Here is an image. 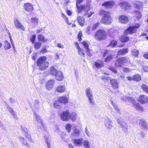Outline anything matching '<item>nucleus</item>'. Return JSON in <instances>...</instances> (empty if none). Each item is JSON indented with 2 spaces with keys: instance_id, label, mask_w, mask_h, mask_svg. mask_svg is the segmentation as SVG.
<instances>
[{
  "instance_id": "nucleus-22",
  "label": "nucleus",
  "mask_w": 148,
  "mask_h": 148,
  "mask_svg": "<svg viewBox=\"0 0 148 148\" xmlns=\"http://www.w3.org/2000/svg\"><path fill=\"white\" fill-rule=\"evenodd\" d=\"M114 4V2L112 1H106L103 3L102 4V6H105L107 8H111Z\"/></svg>"
},
{
  "instance_id": "nucleus-56",
  "label": "nucleus",
  "mask_w": 148,
  "mask_h": 148,
  "mask_svg": "<svg viewBox=\"0 0 148 148\" xmlns=\"http://www.w3.org/2000/svg\"><path fill=\"white\" fill-rule=\"evenodd\" d=\"M36 38V35L35 34H33V35L32 37L31 38L30 40L31 42L32 43H34V42Z\"/></svg>"
},
{
  "instance_id": "nucleus-18",
  "label": "nucleus",
  "mask_w": 148,
  "mask_h": 148,
  "mask_svg": "<svg viewBox=\"0 0 148 148\" xmlns=\"http://www.w3.org/2000/svg\"><path fill=\"white\" fill-rule=\"evenodd\" d=\"M66 89V88L64 85H60L58 86L56 88V91L59 93L64 92Z\"/></svg>"
},
{
  "instance_id": "nucleus-25",
  "label": "nucleus",
  "mask_w": 148,
  "mask_h": 148,
  "mask_svg": "<svg viewBox=\"0 0 148 148\" xmlns=\"http://www.w3.org/2000/svg\"><path fill=\"white\" fill-rule=\"evenodd\" d=\"M58 100L60 101L62 104L63 103L64 104L68 102V100L67 97L66 96H62L59 97Z\"/></svg>"
},
{
  "instance_id": "nucleus-23",
  "label": "nucleus",
  "mask_w": 148,
  "mask_h": 148,
  "mask_svg": "<svg viewBox=\"0 0 148 148\" xmlns=\"http://www.w3.org/2000/svg\"><path fill=\"white\" fill-rule=\"evenodd\" d=\"M80 133L79 130L75 127L73 132L72 133V135L74 137H77L80 136Z\"/></svg>"
},
{
  "instance_id": "nucleus-3",
  "label": "nucleus",
  "mask_w": 148,
  "mask_h": 148,
  "mask_svg": "<svg viewBox=\"0 0 148 148\" xmlns=\"http://www.w3.org/2000/svg\"><path fill=\"white\" fill-rule=\"evenodd\" d=\"M121 99L123 100L124 101H129L130 102L132 103L134 105V108L136 110L139 111H143V108L137 102H135L134 99L132 97L124 96L122 95H121Z\"/></svg>"
},
{
  "instance_id": "nucleus-51",
  "label": "nucleus",
  "mask_w": 148,
  "mask_h": 148,
  "mask_svg": "<svg viewBox=\"0 0 148 148\" xmlns=\"http://www.w3.org/2000/svg\"><path fill=\"white\" fill-rule=\"evenodd\" d=\"M86 50V54L88 56H92L93 52L92 49H87Z\"/></svg>"
},
{
  "instance_id": "nucleus-34",
  "label": "nucleus",
  "mask_w": 148,
  "mask_h": 148,
  "mask_svg": "<svg viewBox=\"0 0 148 148\" xmlns=\"http://www.w3.org/2000/svg\"><path fill=\"white\" fill-rule=\"evenodd\" d=\"M86 96L88 98L90 103H94V101L92 93L86 95Z\"/></svg>"
},
{
  "instance_id": "nucleus-12",
  "label": "nucleus",
  "mask_w": 148,
  "mask_h": 148,
  "mask_svg": "<svg viewBox=\"0 0 148 148\" xmlns=\"http://www.w3.org/2000/svg\"><path fill=\"white\" fill-rule=\"evenodd\" d=\"M35 115L36 120L38 123V125L40 127V129L42 130L44 129L45 126V125L41 119L40 117L36 114H35Z\"/></svg>"
},
{
  "instance_id": "nucleus-26",
  "label": "nucleus",
  "mask_w": 148,
  "mask_h": 148,
  "mask_svg": "<svg viewBox=\"0 0 148 148\" xmlns=\"http://www.w3.org/2000/svg\"><path fill=\"white\" fill-rule=\"evenodd\" d=\"M111 83L112 87L115 89L118 88V82L117 80L112 79L111 80Z\"/></svg>"
},
{
  "instance_id": "nucleus-31",
  "label": "nucleus",
  "mask_w": 148,
  "mask_h": 148,
  "mask_svg": "<svg viewBox=\"0 0 148 148\" xmlns=\"http://www.w3.org/2000/svg\"><path fill=\"white\" fill-rule=\"evenodd\" d=\"M22 133L26 137V138L28 139L29 141H32L31 138V136L27 132V129L26 128L23 129L22 131Z\"/></svg>"
},
{
  "instance_id": "nucleus-60",
  "label": "nucleus",
  "mask_w": 148,
  "mask_h": 148,
  "mask_svg": "<svg viewBox=\"0 0 148 148\" xmlns=\"http://www.w3.org/2000/svg\"><path fill=\"white\" fill-rule=\"evenodd\" d=\"M7 108L8 110L12 114V115H14V113H13V111L12 110V109L8 105H7Z\"/></svg>"
},
{
  "instance_id": "nucleus-55",
  "label": "nucleus",
  "mask_w": 148,
  "mask_h": 148,
  "mask_svg": "<svg viewBox=\"0 0 148 148\" xmlns=\"http://www.w3.org/2000/svg\"><path fill=\"white\" fill-rule=\"evenodd\" d=\"M86 95L92 93V90L89 88H87L86 90Z\"/></svg>"
},
{
  "instance_id": "nucleus-21",
  "label": "nucleus",
  "mask_w": 148,
  "mask_h": 148,
  "mask_svg": "<svg viewBox=\"0 0 148 148\" xmlns=\"http://www.w3.org/2000/svg\"><path fill=\"white\" fill-rule=\"evenodd\" d=\"M78 117V115L75 112H70L69 119H70L72 121H75Z\"/></svg>"
},
{
  "instance_id": "nucleus-53",
  "label": "nucleus",
  "mask_w": 148,
  "mask_h": 148,
  "mask_svg": "<svg viewBox=\"0 0 148 148\" xmlns=\"http://www.w3.org/2000/svg\"><path fill=\"white\" fill-rule=\"evenodd\" d=\"M42 44L39 42H36L34 43L35 48L36 49H39L41 46Z\"/></svg>"
},
{
  "instance_id": "nucleus-4",
  "label": "nucleus",
  "mask_w": 148,
  "mask_h": 148,
  "mask_svg": "<svg viewBox=\"0 0 148 148\" xmlns=\"http://www.w3.org/2000/svg\"><path fill=\"white\" fill-rule=\"evenodd\" d=\"M83 0H77L76 5L77 9L79 12H83L85 16H87L88 13L87 12L90 10V7L89 5H78V4H79L82 2Z\"/></svg>"
},
{
  "instance_id": "nucleus-43",
  "label": "nucleus",
  "mask_w": 148,
  "mask_h": 148,
  "mask_svg": "<svg viewBox=\"0 0 148 148\" xmlns=\"http://www.w3.org/2000/svg\"><path fill=\"white\" fill-rule=\"evenodd\" d=\"M31 23L34 25H37L38 23V19L35 17L32 18H31Z\"/></svg>"
},
{
  "instance_id": "nucleus-7",
  "label": "nucleus",
  "mask_w": 148,
  "mask_h": 148,
  "mask_svg": "<svg viewBox=\"0 0 148 148\" xmlns=\"http://www.w3.org/2000/svg\"><path fill=\"white\" fill-rule=\"evenodd\" d=\"M140 27V25L139 24H136L134 26H130L125 31L124 33L126 35L134 33L136 32L137 29Z\"/></svg>"
},
{
  "instance_id": "nucleus-16",
  "label": "nucleus",
  "mask_w": 148,
  "mask_h": 148,
  "mask_svg": "<svg viewBox=\"0 0 148 148\" xmlns=\"http://www.w3.org/2000/svg\"><path fill=\"white\" fill-rule=\"evenodd\" d=\"M119 5L121 7L122 9L125 10L128 9L130 8V5L126 1H121L119 3Z\"/></svg>"
},
{
  "instance_id": "nucleus-14",
  "label": "nucleus",
  "mask_w": 148,
  "mask_h": 148,
  "mask_svg": "<svg viewBox=\"0 0 148 148\" xmlns=\"http://www.w3.org/2000/svg\"><path fill=\"white\" fill-rule=\"evenodd\" d=\"M23 6L25 9L28 12H31L34 9L33 5L30 3H25Z\"/></svg>"
},
{
  "instance_id": "nucleus-48",
  "label": "nucleus",
  "mask_w": 148,
  "mask_h": 148,
  "mask_svg": "<svg viewBox=\"0 0 148 148\" xmlns=\"http://www.w3.org/2000/svg\"><path fill=\"white\" fill-rule=\"evenodd\" d=\"M58 71L56 69L53 67H52L50 69V73L52 75L55 76Z\"/></svg>"
},
{
  "instance_id": "nucleus-45",
  "label": "nucleus",
  "mask_w": 148,
  "mask_h": 148,
  "mask_svg": "<svg viewBox=\"0 0 148 148\" xmlns=\"http://www.w3.org/2000/svg\"><path fill=\"white\" fill-rule=\"evenodd\" d=\"M134 13L135 14V16L137 20H139L141 16V14L138 11H135Z\"/></svg>"
},
{
  "instance_id": "nucleus-39",
  "label": "nucleus",
  "mask_w": 148,
  "mask_h": 148,
  "mask_svg": "<svg viewBox=\"0 0 148 148\" xmlns=\"http://www.w3.org/2000/svg\"><path fill=\"white\" fill-rule=\"evenodd\" d=\"M110 102L112 104V105L113 106V108L114 110L117 112H119V109L118 108L117 106V105L114 103V102H113L112 100H110Z\"/></svg>"
},
{
  "instance_id": "nucleus-20",
  "label": "nucleus",
  "mask_w": 148,
  "mask_h": 148,
  "mask_svg": "<svg viewBox=\"0 0 148 148\" xmlns=\"http://www.w3.org/2000/svg\"><path fill=\"white\" fill-rule=\"evenodd\" d=\"M56 79L58 81H61L64 78V76L62 73L59 71L57 72V73L55 75Z\"/></svg>"
},
{
  "instance_id": "nucleus-61",
  "label": "nucleus",
  "mask_w": 148,
  "mask_h": 148,
  "mask_svg": "<svg viewBox=\"0 0 148 148\" xmlns=\"http://www.w3.org/2000/svg\"><path fill=\"white\" fill-rule=\"evenodd\" d=\"M85 132L88 136H91L90 133L88 130L87 128L86 127L85 129Z\"/></svg>"
},
{
  "instance_id": "nucleus-28",
  "label": "nucleus",
  "mask_w": 148,
  "mask_h": 148,
  "mask_svg": "<svg viewBox=\"0 0 148 148\" xmlns=\"http://www.w3.org/2000/svg\"><path fill=\"white\" fill-rule=\"evenodd\" d=\"M77 20L80 26H83L84 25L85 19L83 17L79 16H78Z\"/></svg>"
},
{
  "instance_id": "nucleus-57",
  "label": "nucleus",
  "mask_w": 148,
  "mask_h": 148,
  "mask_svg": "<svg viewBox=\"0 0 148 148\" xmlns=\"http://www.w3.org/2000/svg\"><path fill=\"white\" fill-rule=\"evenodd\" d=\"M82 32L81 31H80L78 35V38L79 41H80L82 40Z\"/></svg>"
},
{
  "instance_id": "nucleus-2",
  "label": "nucleus",
  "mask_w": 148,
  "mask_h": 148,
  "mask_svg": "<svg viewBox=\"0 0 148 148\" xmlns=\"http://www.w3.org/2000/svg\"><path fill=\"white\" fill-rule=\"evenodd\" d=\"M47 57L44 56L41 57L38 59L37 64L40 70H44L48 67L49 63L47 61Z\"/></svg>"
},
{
  "instance_id": "nucleus-29",
  "label": "nucleus",
  "mask_w": 148,
  "mask_h": 148,
  "mask_svg": "<svg viewBox=\"0 0 148 148\" xmlns=\"http://www.w3.org/2000/svg\"><path fill=\"white\" fill-rule=\"evenodd\" d=\"M19 140L23 145L27 147H30L29 144L27 142L26 140L24 139L23 137L21 136L19 137Z\"/></svg>"
},
{
  "instance_id": "nucleus-50",
  "label": "nucleus",
  "mask_w": 148,
  "mask_h": 148,
  "mask_svg": "<svg viewBox=\"0 0 148 148\" xmlns=\"http://www.w3.org/2000/svg\"><path fill=\"white\" fill-rule=\"evenodd\" d=\"M109 32V36L113 38L114 37L115 35V34L116 31H113V30L112 29H110Z\"/></svg>"
},
{
  "instance_id": "nucleus-15",
  "label": "nucleus",
  "mask_w": 148,
  "mask_h": 148,
  "mask_svg": "<svg viewBox=\"0 0 148 148\" xmlns=\"http://www.w3.org/2000/svg\"><path fill=\"white\" fill-rule=\"evenodd\" d=\"M138 101L141 104H144L148 102V98L147 96L141 95L140 96Z\"/></svg>"
},
{
  "instance_id": "nucleus-9",
  "label": "nucleus",
  "mask_w": 148,
  "mask_h": 148,
  "mask_svg": "<svg viewBox=\"0 0 148 148\" xmlns=\"http://www.w3.org/2000/svg\"><path fill=\"white\" fill-rule=\"evenodd\" d=\"M103 123L104 125L107 129H111L113 127L112 121L108 117L104 118Z\"/></svg>"
},
{
  "instance_id": "nucleus-30",
  "label": "nucleus",
  "mask_w": 148,
  "mask_h": 148,
  "mask_svg": "<svg viewBox=\"0 0 148 148\" xmlns=\"http://www.w3.org/2000/svg\"><path fill=\"white\" fill-rule=\"evenodd\" d=\"M38 40L43 42H46L49 40L47 38H45V37L42 35L40 34L37 37Z\"/></svg>"
},
{
  "instance_id": "nucleus-6",
  "label": "nucleus",
  "mask_w": 148,
  "mask_h": 148,
  "mask_svg": "<svg viewBox=\"0 0 148 148\" xmlns=\"http://www.w3.org/2000/svg\"><path fill=\"white\" fill-rule=\"evenodd\" d=\"M124 63H129L130 61L128 58L125 57H121L119 58L116 62L115 66L116 67H119L123 65Z\"/></svg>"
},
{
  "instance_id": "nucleus-19",
  "label": "nucleus",
  "mask_w": 148,
  "mask_h": 148,
  "mask_svg": "<svg viewBox=\"0 0 148 148\" xmlns=\"http://www.w3.org/2000/svg\"><path fill=\"white\" fill-rule=\"evenodd\" d=\"M54 81L53 79L49 80L47 83L46 87L47 89L51 90L54 86Z\"/></svg>"
},
{
  "instance_id": "nucleus-35",
  "label": "nucleus",
  "mask_w": 148,
  "mask_h": 148,
  "mask_svg": "<svg viewBox=\"0 0 148 148\" xmlns=\"http://www.w3.org/2000/svg\"><path fill=\"white\" fill-rule=\"evenodd\" d=\"M139 122L140 123V124H141L140 127L142 128L145 130L147 129L146 123L145 121L140 120Z\"/></svg>"
},
{
  "instance_id": "nucleus-62",
  "label": "nucleus",
  "mask_w": 148,
  "mask_h": 148,
  "mask_svg": "<svg viewBox=\"0 0 148 148\" xmlns=\"http://www.w3.org/2000/svg\"><path fill=\"white\" fill-rule=\"evenodd\" d=\"M99 22L97 23H95L93 26V29H95L96 28L99 26Z\"/></svg>"
},
{
  "instance_id": "nucleus-24",
  "label": "nucleus",
  "mask_w": 148,
  "mask_h": 148,
  "mask_svg": "<svg viewBox=\"0 0 148 148\" xmlns=\"http://www.w3.org/2000/svg\"><path fill=\"white\" fill-rule=\"evenodd\" d=\"M95 65L96 68L98 69L103 66L104 64L103 61L99 60L95 62Z\"/></svg>"
},
{
  "instance_id": "nucleus-10",
  "label": "nucleus",
  "mask_w": 148,
  "mask_h": 148,
  "mask_svg": "<svg viewBox=\"0 0 148 148\" xmlns=\"http://www.w3.org/2000/svg\"><path fill=\"white\" fill-rule=\"evenodd\" d=\"M117 121L122 129L124 131H127L128 128L127 125V124L122 121V119L121 118H119L117 119Z\"/></svg>"
},
{
  "instance_id": "nucleus-41",
  "label": "nucleus",
  "mask_w": 148,
  "mask_h": 148,
  "mask_svg": "<svg viewBox=\"0 0 148 148\" xmlns=\"http://www.w3.org/2000/svg\"><path fill=\"white\" fill-rule=\"evenodd\" d=\"M134 4L135 5V7L137 9H139L142 8V4L140 2L136 1L135 2Z\"/></svg>"
},
{
  "instance_id": "nucleus-32",
  "label": "nucleus",
  "mask_w": 148,
  "mask_h": 148,
  "mask_svg": "<svg viewBox=\"0 0 148 148\" xmlns=\"http://www.w3.org/2000/svg\"><path fill=\"white\" fill-rule=\"evenodd\" d=\"M83 144L85 148H90L91 147V144L87 140H84L83 142Z\"/></svg>"
},
{
  "instance_id": "nucleus-33",
  "label": "nucleus",
  "mask_w": 148,
  "mask_h": 148,
  "mask_svg": "<svg viewBox=\"0 0 148 148\" xmlns=\"http://www.w3.org/2000/svg\"><path fill=\"white\" fill-rule=\"evenodd\" d=\"M128 49L125 48L120 50L118 51L117 55H124L128 52Z\"/></svg>"
},
{
  "instance_id": "nucleus-37",
  "label": "nucleus",
  "mask_w": 148,
  "mask_h": 148,
  "mask_svg": "<svg viewBox=\"0 0 148 148\" xmlns=\"http://www.w3.org/2000/svg\"><path fill=\"white\" fill-rule=\"evenodd\" d=\"M120 68V70L124 73H127L130 72L132 71V69H129L127 68L122 67L121 66L119 67Z\"/></svg>"
},
{
  "instance_id": "nucleus-49",
  "label": "nucleus",
  "mask_w": 148,
  "mask_h": 148,
  "mask_svg": "<svg viewBox=\"0 0 148 148\" xmlns=\"http://www.w3.org/2000/svg\"><path fill=\"white\" fill-rule=\"evenodd\" d=\"M117 44V42L116 40H111L110 43L109 45V46H110L113 47L116 45Z\"/></svg>"
},
{
  "instance_id": "nucleus-52",
  "label": "nucleus",
  "mask_w": 148,
  "mask_h": 148,
  "mask_svg": "<svg viewBox=\"0 0 148 148\" xmlns=\"http://www.w3.org/2000/svg\"><path fill=\"white\" fill-rule=\"evenodd\" d=\"M141 88L144 91L148 93V87L146 85L142 84L141 86Z\"/></svg>"
},
{
  "instance_id": "nucleus-8",
  "label": "nucleus",
  "mask_w": 148,
  "mask_h": 148,
  "mask_svg": "<svg viewBox=\"0 0 148 148\" xmlns=\"http://www.w3.org/2000/svg\"><path fill=\"white\" fill-rule=\"evenodd\" d=\"M70 112L68 110L63 112L60 114V118L64 121H67L69 120Z\"/></svg>"
},
{
  "instance_id": "nucleus-13",
  "label": "nucleus",
  "mask_w": 148,
  "mask_h": 148,
  "mask_svg": "<svg viewBox=\"0 0 148 148\" xmlns=\"http://www.w3.org/2000/svg\"><path fill=\"white\" fill-rule=\"evenodd\" d=\"M119 21L123 24L127 23L129 20V18L124 15L119 16Z\"/></svg>"
},
{
  "instance_id": "nucleus-46",
  "label": "nucleus",
  "mask_w": 148,
  "mask_h": 148,
  "mask_svg": "<svg viewBox=\"0 0 148 148\" xmlns=\"http://www.w3.org/2000/svg\"><path fill=\"white\" fill-rule=\"evenodd\" d=\"M132 54L134 56L137 57L138 56L139 51L136 49H133L132 51Z\"/></svg>"
},
{
  "instance_id": "nucleus-63",
  "label": "nucleus",
  "mask_w": 148,
  "mask_h": 148,
  "mask_svg": "<svg viewBox=\"0 0 148 148\" xmlns=\"http://www.w3.org/2000/svg\"><path fill=\"white\" fill-rule=\"evenodd\" d=\"M62 17L63 18H64L67 22V23L69 25H70V24L68 23V18H67V17L64 14H63L62 15Z\"/></svg>"
},
{
  "instance_id": "nucleus-58",
  "label": "nucleus",
  "mask_w": 148,
  "mask_h": 148,
  "mask_svg": "<svg viewBox=\"0 0 148 148\" xmlns=\"http://www.w3.org/2000/svg\"><path fill=\"white\" fill-rule=\"evenodd\" d=\"M109 69L110 70H111L113 73H117V70H116V69L114 67H110L109 68Z\"/></svg>"
},
{
  "instance_id": "nucleus-42",
  "label": "nucleus",
  "mask_w": 148,
  "mask_h": 148,
  "mask_svg": "<svg viewBox=\"0 0 148 148\" xmlns=\"http://www.w3.org/2000/svg\"><path fill=\"white\" fill-rule=\"evenodd\" d=\"M66 131L69 132H70L71 130L72 125L69 123H67L66 125Z\"/></svg>"
},
{
  "instance_id": "nucleus-40",
  "label": "nucleus",
  "mask_w": 148,
  "mask_h": 148,
  "mask_svg": "<svg viewBox=\"0 0 148 148\" xmlns=\"http://www.w3.org/2000/svg\"><path fill=\"white\" fill-rule=\"evenodd\" d=\"M78 54L81 56H84L85 55V52L84 50L82 49L81 48L77 49Z\"/></svg>"
},
{
  "instance_id": "nucleus-54",
  "label": "nucleus",
  "mask_w": 148,
  "mask_h": 148,
  "mask_svg": "<svg viewBox=\"0 0 148 148\" xmlns=\"http://www.w3.org/2000/svg\"><path fill=\"white\" fill-rule=\"evenodd\" d=\"M113 58V55H110L108 56L105 59V61L108 62L111 60Z\"/></svg>"
},
{
  "instance_id": "nucleus-17",
  "label": "nucleus",
  "mask_w": 148,
  "mask_h": 148,
  "mask_svg": "<svg viewBox=\"0 0 148 148\" xmlns=\"http://www.w3.org/2000/svg\"><path fill=\"white\" fill-rule=\"evenodd\" d=\"M83 139L82 138L75 139L73 141L75 146L77 147H81L83 144Z\"/></svg>"
},
{
  "instance_id": "nucleus-11",
  "label": "nucleus",
  "mask_w": 148,
  "mask_h": 148,
  "mask_svg": "<svg viewBox=\"0 0 148 148\" xmlns=\"http://www.w3.org/2000/svg\"><path fill=\"white\" fill-rule=\"evenodd\" d=\"M14 24L16 27L17 29H20L21 30L24 31L25 30V28L16 18L14 19Z\"/></svg>"
},
{
  "instance_id": "nucleus-36",
  "label": "nucleus",
  "mask_w": 148,
  "mask_h": 148,
  "mask_svg": "<svg viewBox=\"0 0 148 148\" xmlns=\"http://www.w3.org/2000/svg\"><path fill=\"white\" fill-rule=\"evenodd\" d=\"M3 47L5 49H9L11 47L10 43L7 40L5 41L3 44Z\"/></svg>"
},
{
  "instance_id": "nucleus-27",
  "label": "nucleus",
  "mask_w": 148,
  "mask_h": 148,
  "mask_svg": "<svg viewBox=\"0 0 148 148\" xmlns=\"http://www.w3.org/2000/svg\"><path fill=\"white\" fill-rule=\"evenodd\" d=\"M62 104L58 100L55 101L53 105L54 108L58 109H60L62 108Z\"/></svg>"
},
{
  "instance_id": "nucleus-64",
  "label": "nucleus",
  "mask_w": 148,
  "mask_h": 148,
  "mask_svg": "<svg viewBox=\"0 0 148 148\" xmlns=\"http://www.w3.org/2000/svg\"><path fill=\"white\" fill-rule=\"evenodd\" d=\"M94 13V12H91L89 13H88L87 14V16H86L87 18H89L90 17L91 15Z\"/></svg>"
},
{
  "instance_id": "nucleus-59",
  "label": "nucleus",
  "mask_w": 148,
  "mask_h": 148,
  "mask_svg": "<svg viewBox=\"0 0 148 148\" xmlns=\"http://www.w3.org/2000/svg\"><path fill=\"white\" fill-rule=\"evenodd\" d=\"M107 52L108 51L106 50H103L101 51V53L103 57H104L106 56V55Z\"/></svg>"
},
{
  "instance_id": "nucleus-47",
  "label": "nucleus",
  "mask_w": 148,
  "mask_h": 148,
  "mask_svg": "<svg viewBox=\"0 0 148 148\" xmlns=\"http://www.w3.org/2000/svg\"><path fill=\"white\" fill-rule=\"evenodd\" d=\"M141 79L140 76L138 74H136L134 75V80L136 81H139Z\"/></svg>"
},
{
  "instance_id": "nucleus-5",
  "label": "nucleus",
  "mask_w": 148,
  "mask_h": 148,
  "mask_svg": "<svg viewBox=\"0 0 148 148\" xmlns=\"http://www.w3.org/2000/svg\"><path fill=\"white\" fill-rule=\"evenodd\" d=\"M106 33L103 30L101 29L98 30L96 32L95 38L97 40H101L106 39Z\"/></svg>"
},
{
  "instance_id": "nucleus-44",
  "label": "nucleus",
  "mask_w": 148,
  "mask_h": 148,
  "mask_svg": "<svg viewBox=\"0 0 148 148\" xmlns=\"http://www.w3.org/2000/svg\"><path fill=\"white\" fill-rule=\"evenodd\" d=\"M90 44V42L88 41H84L82 42V44L86 50L89 49L88 47Z\"/></svg>"
},
{
  "instance_id": "nucleus-38",
  "label": "nucleus",
  "mask_w": 148,
  "mask_h": 148,
  "mask_svg": "<svg viewBox=\"0 0 148 148\" xmlns=\"http://www.w3.org/2000/svg\"><path fill=\"white\" fill-rule=\"evenodd\" d=\"M120 41L122 42H125L128 41L129 40V38L125 36H122L120 38Z\"/></svg>"
},
{
  "instance_id": "nucleus-1",
  "label": "nucleus",
  "mask_w": 148,
  "mask_h": 148,
  "mask_svg": "<svg viewBox=\"0 0 148 148\" xmlns=\"http://www.w3.org/2000/svg\"><path fill=\"white\" fill-rule=\"evenodd\" d=\"M98 13L100 15L103 16L101 20V23L106 25H109L111 23L112 18L109 13L101 9Z\"/></svg>"
}]
</instances>
